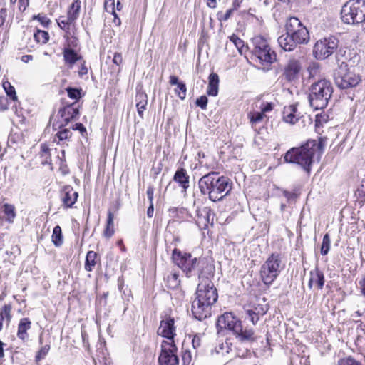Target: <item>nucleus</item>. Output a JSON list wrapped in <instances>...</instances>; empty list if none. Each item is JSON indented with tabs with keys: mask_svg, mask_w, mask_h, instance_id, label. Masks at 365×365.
<instances>
[{
	"mask_svg": "<svg viewBox=\"0 0 365 365\" xmlns=\"http://www.w3.org/2000/svg\"><path fill=\"white\" fill-rule=\"evenodd\" d=\"M327 138L323 137L319 138L317 140H309L300 147L289 149L285 153L284 160L285 163L298 164L309 173L315 155L321 156Z\"/></svg>",
	"mask_w": 365,
	"mask_h": 365,
	"instance_id": "nucleus-1",
	"label": "nucleus"
},
{
	"mask_svg": "<svg viewBox=\"0 0 365 365\" xmlns=\"http://www.w3.org/2000/svg\"><path fill=\"white\" fill-rule=\"evenodd\" d=\"M173 262L185 273L187 277L197 275L198 279L212 275L214 267L204 259L193 257L190 253L182 252L178 248L173 250Z\"/></svg>",
	"mask_w": 365,
	"mask_h": 365,
	"instance_id": "nucleus-2",
	"label": "nucleus"
},
{
	"mask_svg": "<svg viewBox=\"0 0 365 365\" xmlns=\"http://www.w3.org/2000/svg\"><path fill=\"white\" fill-rule=\"evenodd\" d=\"M198 185L201 193L207 195L213 202L222 200L232 188V182L227 177L220 176L218 173L213 171L200 178Z\"/></svg>",
	"mask_w": 365,
	"mask_h": 365,
	"instance_id": "nucleus-3",
	"label": "nucleus"
},
{
	"mask_svg": "<svg viewBox=\"0 0 365 365\" xmlns=\"http://www.w3.org/2000/svg\"><path fill=\"white\" fill-rule=\"evenodd\" d=\"M216 327L218 332L224 329L232 331L236 339L242 343H251L255 341L254 331L251 329H243L241 321L231 312H225L220 316Z\"/></svg>",
	"mask_w": 365,
	"mask_h": 365,
	"instance_id": "nucleus-4",
	"label": "nucleus"
},
{
	"mask_svg": "<svg viewBox=\"0 0 365 365\" xmlns=\"http://www.w3.org/2000/svg\"><path fill=\"white\" fill-rule=\"evenodd\" d=\"M333 93L331 83L326 79L319 80L309 88V102L314 110L325 108Z\"/></svg>",
	"mask_w": 365,
	"mask_h": 365,
	"instance_id": "nucleus-5",
	"label": "nucleus"
},
{
	"mask_svg": "<svg viewBox=\"0 0 365 365\" xmlns=\"http://www.w3.org/2000/svg\"><path fill=\"white\" fill-rule=\"evenodd\" d=\"M341 19L344 24H359L365 21V0H350L341 9Z\"/></svg>",
	"mask_w": 365,
	"mask_h": 365,
	"instance_id": "nucleus-6",
	"label": "nucleus"
},
{
	"mask_svg": "<svg viewBox=\"0 0 365 365\" xmlns=\"http://www.w3.org/2000/svg\"><path fill=\"white\" fill-rule=\"evenodd\" d=\"M336 86L340 89L356 87L361 81V76L350 71L346 62H341L334 72Z\"/></svg>",
	"mask_w": 365,
	"mask_h": 365,
	"instance_id": "nucleus-7",
	"label": "nucleus"
},
{
	"mask_svg": "<svg viewBox=\"0 0 365 365\" xmlns=\"http://www.w3.org/2000/svg\"><path fill=\"white\" fill-rule=\"evenodd\" d=\"M209 276L207 275L204 279H199L195 299L212 307L217 300L218 294L217 289L209 278Z\"/></svg>",
	"mask_w": 365,
	"mask_h": 365,
	"instance_id": "nucleus-8",
	"label": "nucleus"
},
{
	"mask_svg": "<svg viewBox=\"0 0 365 365\" xmlns=\"http://www.w3.org/2000/svg\"><path fill=\"white\" fill-rule=\"evenodd\" d=\"M339 40L330 36L318 40L313 48V55L317 60H324L332 55L337 49Z\"/></svg>",
	"mask_w": 365,
	"mask_h": 365,
	"instance_id": "nucleus-9",
	"label": "nucleus"
},
{
	"mask_svg": "<svg viewBox=\"0 0 365 365\" xmlns=\"http://www.w3.org/2000/svg\"><path fill=\"white\" fill-rule=\"evenodd\" d=\"M286 31L290 34L297 44H307L309 41V33L305 26L297 17H290L286 23Z\"/></svg>",
	"mask_w": 365,
	"mask_h": 365,
	"instance_id": "nucleus-10",
	"label": "nucleus"
},
{
	"mask_svg": "<svg viewBox=\"0 0 365 365\" xmlns=\"http://www.w3.org/2000/svg\"><path fill=\"white\" fill-rule=\"evenodd\" d=\"M254 44V53L259 58L260 63L264 66L263 69H269L272 63L270 54V47L267 40L262 36H255L252 38Z\"/></svg>",
	"mask_w": 365,
	"mask_h": 365,
	"instance_id": "nucleus-11",
	"label": "nucleus"
},
{
	"mask_svg": "<svg viewBox=\"0 0 365 365\" xmlns=\"http://www.w3.org/2000/svg\"><path fill=\"white\" fill-rule=\"evenodd\" d=\"M178 348L174 341H163L161 345V351L158 357L160 365H179V359L177 356Z\"/></svg>",
	"mask_w": 365,
	"mask_h": 365,
	"instance_id": "nucleus-12",
	"label": "nucleus"
},
{
	"mask_svg": "<svg viewBox=\"0 0 365 365\" xmlns=\"http://www.w3.org/2000/svg\"><path fill=\"white\" fill-rule=\"evenodd\" d=\"M268 304H261L259 303H252L244 307V319L245 321L250 322L252 324H256L261 317H263L268 311Z\"/></svg>",
	"mask_w": 365,
	"mask_h": 365,
	"instance_id": "nucleus-13",
	"label": "nucleus"
},
{
	"mask_svg": "<svg viewBox=\"0 0 365 365\" xmlns=\"http://www.w3.org/2000/svg\"><path fill=\"white\" fill-rule=\"evenodd\" d=\"M211 310L212 306L197 299H195L192 303V313L193 317L199 321H202L210 317L211 316Z\"/></svg>",
	"mask_w": 365,
	"mask_h": 365,
	"instance_id": "nucleus-14",
	"label": "nucleus"
},
{
	"mask_svg": "<svg viewBox=\"0 0 365 365\" xmlns=\"http://www.w3.org/2000/svg\"><path fill=\"white\" fill-rule=\"evenodd\" d=\"M75 105L76 103H73L59 109L58 113L63 121L59 125V128L67 125L71 120L77 119L79 115V109L75 107Z\"/></svg>",
	"mask_w": 365,
	"mask_h": 365,
	"instance_id": "nucleus-15",
	"label": "nucleus"
},
{
	"mask_svg": "<svg viewBox=\"0 0 365 365\" xmlns=\"http://www.w3.org/2000/svg\"><path fill=\"white\" fill-rule=\"evenodd\" d=\"M174 323V319L170 317L161 320L158 334L171 341H174V337L176 335Z\"/></svg>",
	"mask_w": 365,
	"mask_h": 365,
	"instance_id": "nucleus-16",
	"label": "nucleus"
},
{
	"mask_svg": "<svg viewBox=\"0 0 365 365\" xmlns=\"http://www.w3.org/2000/svg\"><path fill=\"white\" fill-rule=\"evenodd\" d=\"M78 194L71 186H65L61 192L63 205L66 208H71L77 201Z\"/></svg>",
	"mask_w": 365,
	"mask_h": 365,
	"instance_id": "nucleus-17",
	"label": "nucleus"
},
{
	"mask_svg": "<svg viewBox=\"0 0 365 365\" xmlns=\"http://www.w3.org/2000/svg\"><path fill=\"white\" fill-rule=\"evenodd\" d=\"M274 257V254H272L261 268V277L263 282L267 285H270L274 282V263L271 260Z\"/></svg>",
	"mask_w": 365,
	"mask_h": 365,
	"instance_id": "nucleus-18",
	"label": "nucleus"
},
{
	"mask_svg": "<svg viewBox=\"0 0 365 365\" xmlns=\"http://www.w3.org/2000/svg\"><path fill=\"white\" fill-rule=\"evenodd\" d=\"M197 223L199 225H202L205 227L210 222L212 223L214 218V212L210 207H204L202 208H197L196 210Z\"/></svg>",
	"mask_w": 365,
	"mask_h": 365,
	"instance_id": "nucleus-19",
	"label": "nucleus"
},
{
	"mask_svg": "<svg viewBox=\"0 0 365 365\" xmlns=\"http://www.w3.org/2000/svg\"><path fill=\"white\" fill-rule=\"evenodd\" d=\"M299 113H297V105H290L284 106L282 112V119L284 122L295 124L300 118Z\"/></svg>",
	"mask_w": 365,
	"mask_h": 365,
	"instance_id": "nucleus-20",
	"label": "nucleus"
},
{
	"mask_svg": "<svg viewBox=\"0 0 365 365\" xmlns=\"http://www.w3.org/2000/svg\"><path fill=\"white\" fill-rule=\"evenodd\" d=\"M300 70V62L296 59H291L285 67L284 75L287 80L291 81L297 78Z\"/></svg>",
	"mask_w": 365,
	"mask_h": 365,
	"instance_id": "nucleus-21",
	"label": "nucleus"
},
{
	"mask_svg": "<svg viewBox=\"0 0 365 365\" xmlns=\"http://www.w3.org/2000/svg\"><path fill=\"white\" fill-rule=\"evenodd\" d=\"M309 274V288L312 289L313 284L315 283L319 289H322L325 282L324 274L323 272L319 269L318 265H317L313 270L310 271Z\"/></svg>",
	"mask_w": 365,
	"mask_h": 365,
	"instance_id": "nucleus-22",
	"label": "nucleus"
},
{
	"mask_svg": "<svg viewBox=\"0 0 365 365\" xmlns=\"http://www.w3.org/2000/svg\"><path fill=\"white\" fill-rule=\"evenodd\" d=\"M277 42L282 49L289 52L294 51L297 45L292 35L288 34V31H287L285 34L280 36L277 38Z\"/></svg>",
	"mask_w": 365,
	"mask_h": 365,
	"instance_id": "nucleus-23",
	"label": "nucleus"
},
{
	"mask_svg": "<svg viewBox=\"0 0 365 365\" xmlns=\"http://www.w3.org/2000/svg\"><path fill=\"white\" fill-rule=\"evenodd\" d=\"M189 179L187 170L183 168H178L173 176V180L179 184L182 188V192L185 193L189 187Z\"/></svg>",
	"mask_w": 365,
	"mask_h": 365,
	"instance_id": "nucleus-24",
	"label": "nucleus"
},
{
	"mask_svg": "<svg viewBox=\"0 0 365 365\" xmlns=\"http://www.w3.org/2000/svg\"><path fill=\"white\" fill-rule=\"evenodd\" d=\"M31 327V322L29 318H22L18 324L17 336L23 341H27L29 334L27 331Z\"/></svg>",
	"mask_w": 365,
	"mask_h": 365,
	"instance_id": "nucleus-25",
	"label": "nucleus"
},
{
	"mask_svg": "<svg viewBox=\"0 0 365 365\" xmlns=\"http://www.w3.org/2000/svg\"><path fill=\"white\" fill-rule=\"evenodd\" d=\"M219 76L215 73H211L208 77V86L207 94L208 96H216L218 93Z\"/></svg>",
	"mask_w": 365,
	"mask_h": 365,
	"instance_id": "nucleus-26",
	"label": "nucleus"
},
{
	"mask_svg": "<svg viewBox=\"0 0 365 365\" xmlns=\"http://www.w3.org/2000/svg\"><path fill=\"white\" fill-rule=\"evenodd\" d=\"M63 55L65 63L71 66H73L81 58V56L74 49L70 48V44L64 48Z\"/></svg>",
	"mask_w": 365,
	"mask_h": 365,
	"instance_id": "nucleus-27",
	"label": "nucleus"
},
{
	"mask_svg": "<svg viewBox=\"0 0 365 365\" xmlns=\"http://www.w3.org/2000/svg\"><path fill=\"white\" fill-rule=\"evenodd\" d=\"M136 108L140 117H143V111L148 103V96L145 93L138 91L135 95Z\"/></svg>",
	"mask_w": 365,
	"mask_h": 365,
	"instance_id": "nucleus-28",
	"label": "nucleus"
},
{
	"mask_svg": "<svg viewBox=\"0 0 365 365\" xmlns=\"http://www.w3.org/2000/svg\"><path fill=\"white\" fill-rule=\"evenodd\" d=\"M100 260L98 255L94 251H88L86 254L84 268L88 272H92Z\"/></svg>",
	"mask_w": 365,
	"mask_h": 365,
	"instance_id": "nucleus-29",
	"label": "nucleus"
},
{
	"mask_svg": "<svg viewBox=\"0 0 365 365\" xmlns=\"http://www.w3.org/2000/svg\"><path fill=\"white\" fill-rule=\"evenodd\" d=\"M50 152L51 150L47 145L42 144L41 145V151L39 155L40 158H41L42 165L51 164V155Z\"/></svg>",
	"mask_w": 365,
	"mask_h": 365,
	"instance_id": "nucleus-30",
	"label": "nucleus"
},
{
	"mask_svg": "<svg viewBox=\"0 0 365 365\" xmlns=\"http://www.w3.org/2000/svg\"><path fill=\"white\" fill-rule=\"evenodd\" d=\"M11 304H4L0 309V319L1 322L3 323V321L5 320L6 324H9L11 322L12 316H11Z\"/></svg>",
	"mask_w": 365,
	"mask_h": 365,
	"instance_id": "nucleus-31",
	"label": "nucleus"
},
{
	"mask_svg": "<svg viewBox=\"0 0 365 365\" xmlns=\"http://www.w3.org/2000/svg\"><path fill=\"white\" fill-rule=\"evenodd\" d=\"M114 234L113 215L109 211L108 212V219L106 227L104 230V235L106 237H110Z\"/></svg>",
	"mask_w": 365,
	"mask_h": 365,
	"instance_id": "nucleus-32",
	"label": "nucleus"
},
{
	"mask_svg": "<svg viewBox=\"0 0 365 365\" xmlns=\"http://www.w3.org/2000/svg\"><path fill=\"white\" fill-rule=\"evenodd\" d=\"M52 242L56 247H59L63 244V235L59 225L55 226L53 230Z\"/></svg>",
	"mask_w": 365,
	"mask_h": 365,
	"instance_id": "nucleus-33",
	"label": "nucleus"
},
{
	"mask_svg": "<svg viewBox=\"0 0 365 365\" xmlns=\"http://www.w3.org/2000/svg\"><path fill=\"white\" fill-rule=\"evenodd\" d=\"M81 9V1L74 0L69 7L68 14L70 16L71 19H77L79 16V11Z\"/></svg>",
	"mask_w": 365,
	"mask_h": 365,
	"instance_id": "nucleus-34",
	"label": "nucleus"
},
{
	"mask_svg": "<svg viewBox=\"0 0 365 365\" xmlns=\"http://www.w3.org/2000/svg\"><path fill=\"white\" fill-rule=\"evenodd\" d=\"M76 19H70L69 14L67 16H60L57 20V23L61 29L68 32L70 30V25L73 23Z\"/></svg>",
	"mask_w": 365,
	"mask_h": 365,
	"instance_id": "nucleus-35",
	"label": "nucleus"
},
{
	"mask_svg": "<svg viewBox=\"0 0 365 365\" xmlns=\"http://www.w3.org/2000/svg\"><path fill=\"white\" fill-rule=\"evenodd\" d=\"M34 37L37 43L42 44L46 43L49 40V34L47 31L37 29L34 33Z\"/></svg>",
	"mask_w": 365,
	"mask_h": 365,
	"instance_id": "nucleus-36",
	"label": "nucleus"
},
{
	"mask_svg": "<svg viewBox=\"0 0 365 365\" xmlns=\"http://www.w3.org/2000/svg\"><path fill=\"white\" fill-rule=\"evenodd\" d=\"M66 91L68 96L71 99L78 101L83 96L81 88L67 87Z\"/></svg>",
	"mask_w": 365,
	"mask_h": 365,
	"instance_id": "nucleus-37",
	"label": "nucleus"
},
{
	"mask_svg": "<svg viewBox=\"0 0 365 365\" xmlns=\"http://www.w3.org/2000/svg\"><path fill=\"white\" fill-rule=\"evenodd\" d=\"M3 87L6 93V97H9L10 99L14 101H17L16 90L14 87L11 86V84L9 81L4 82Z\"/></svg>",
	"mask_w": 365,
	"mask_h": 365,
	"instance_id": "nucleus-38",
	"label": "nucleus"
},
{
	"mask_svg": "<svg viewBox=\"0 0 365 365\" xmlns=\"http://www.w3.org/2000/svg\"><path fill=\"white\" fill-rule=\"evenodd\" d=\"M3 208L5 215L7 217V221L12 222L16 216L14 206L10 204H4Z\"/></svg>",
	"mask_w": 365,
	"mask_h": 365,
	"instance_id": "nucleus-39",
	"label": "nucleus"
},
{
	"mask_svg": "<svg viewBox=\"0 0 365 365\" xmlns=\"http://www.w3.org/2000/svg\"><path fill=\"white\" fill-rule=\"evenodd\" d=\"M264 116H265V115L263 113L262 111H261V112L254 111V112H250L248 113V118L250 120L252 126H254L255 124L260 122Z\"/></svg>",
	"mask_w": 365,
	"mask_h": 365,
	"instance_id": "nucleus-40",
	"label": "nucleus"
},
{
	"mask_svg": "<svg viewBox=\"0 0 365 365\" xmlns=\"http://www.w3.org/2000/svg\"><path fill=\"white\" fill-rule=\"evenodd\" d=\"M331 240L329 237V235L328 233L325 234L323 237V240L321 246V254L322 255H326L328 254L330 250Z\"/></svg>",
	"mask_w": 365,
	"mask_h": 365,
	"instance_id": "nucleus-41",
	"label": "nucleus"
},
{
	"mask_svg": "<svg viewBox=\"0 0 365 365\" xmlns=\"http://www.w3.org/2000/svg\"><path fill=\"white\" fill-rule=\"evenodd\" d=\"M59 130L55 135V138H58V141L69 139L72 135V132L69 128H60Z\"/></svg>",
	"mask_w": 365,
	"mask_h": 365,
	"instance_id": "nucleus-42",
	"label": "nucleus"
},
{
	"mask_svg": "<svg viewBox=\"0 0 365 365\" xmlns=\"http://www.w3.org/2000/svg\"><path fill=\"white\" fill-rule=\"evenodd\" d=\"M175 93L181 100H184L186 97L187 93L185 83L180 82L179 84H178L177 88L175 89Z\"/></svg>",
	"mask_w": 365,
	"mask_h": 365,
	"instance_id": "nucleus-43",
	"label": "nucleus"
},
{
	"mask_svg": "<svg viewBox=\"0 0 365 365\" xmlns=\"http://www.w3.org/2000/svg\"><path fill=\"white\" fill-rule=\"evenodd\" d=\"M49 350H50V345L46 344L45 346H42L41 349L37 352V354L35 356L36 362L38 363L41 360L43 359L46 357V356L48 354Z\"/></svg>",
	"mask_w": 365,
	"mask_h": 365,
	"instance_id": "nucleus-44",
	"label": "nucleus"
},
{
	"mask_svg": "<svg viewBox=\"0 0 365 365\" xmlns=\"http://www.w3.org/2000/svg\"><path fill=\"white\" fill-rule=\"evenodd\" d=\"M232 344L226 341L225 343L220 344L215 347V351L218 354H224L225 353L228 354L231 350Z\"/></svg>",
	"mask_w": 365,
	"mask_h": 365,
	"instance_id": "nucleus-45",
	"label": "nucleus"
},
{
	"mask_svg": "<svg viewBox=\"0 0 365 365\" xmlns=\"http://www.w3.org/2000/svg\"><path fill=\"white\" fill-rule=\"evenodd\" d=\"M334 53H335V58H336V61L338 64V66H339V64L341 63V62H346L347 58L345 56V53H346V51L344 50H342V49H339V50H336Z\"/></svg>",
	"mask_w": 365,
	"mask_h": 365,
	"instance_id": "nucleus-46",
	"label": "nucleus"
},
{
	"mask_svg": "<svg viewBox=\"0 0 365 365\" xmlns=\"http://www.w3.org/2000/svg\"><path fill=\"white\" fill-rule=\"evenodd\" d=\"M338 365H362L361 362L355 360L352 357L341 359L338 361Z\"/></svg>",
	"mask_w": 365,
	"mask_h": 365,
	"instance_id": "nucleus-47",
	"label": "nucleus"
},
{
	"mask_svg": "<svg viewBox=\"0 0 365 365\" xmlns=\"http://www.w3.org/2000/svg\"><path fill=\"white\" fill-rule=\"evenodd\" d=\"M208 99L206 96H201L197 98L195 101V105L197 107H200L202 110H205L207 108Z\"/></svg>",
	"mask_w": 365,
	"mask_h": 365,
	"instance_id": "nucleus-48",
	"label": "nucleus"
},
{
	"mask_svg": "<svg viewBox=\"0 0 365 365\" xmlns=\"http://www.w3.org/2000/svg\"><path fill=\"white\" fill-rule=\"evenodd\" d=\"M233 13V9H228L225 14H223L222 11H219L217 14V19L220 21H227L230 16H232Z\"/></svg>",
	"mask_w": 365,
	"mask_h": 365,
	"instance_id": "nucleus-49",
	"label": "nucleus"
},
{
	"mask_svg": "<svg viewBox=\"0 0 365 365\" xmlns=\"http://www.w3.org/2000/svg\"><path fill=\"white\" fill-rule=\"evenodd\" d=\"M34 19H38L43 27H48L51 24V20L46 16L38 14L34 16Z\"/></svg>",
	"mask_w": 365,
	"mask_h": 365,
	"instance_id": "nucleus-50",
	"label": "nucleus"
},
{
	"mask_svg": "<svg viewBox=\"0 0 365 365\" xmlns=\"http://www.w3.org/2000/svg\"><path fill=\"white\" fill-rule=\"evenodd\" d=\"M182 359L184 365H190L192 361L191 352L189 350L184 351Z\"/></svg>",
	"mask_w": 365,
	"mask_h": 365,
	"instance_id": "nucleus-51",
	"label": "nucleus"
},
{
	"mask_svg": "<svg viewBox=\"0 0 365 365\" xmlns=\"http://www.w3.org/2000/svg\"><path fill=\"white\" fill-rule=\"evenodd\" d=\"M9 101L6 96H0V111H5L8 110Z\"/></svg>",
	"mask_w": 365,
	"mask_h": 365,
	"instance_id": "nucleus-52",
	"label": "nucleus"
},
{
	"mask_svg": "<svg viewBox=\"0 0 365 365\" xmlns=\"http://www.w3.org/2000/svg\"><path fill=\"white\" fill-rule=\"evenodd\" d=\"M169 282L172 283L173 288L178 287L180 282L179 279V275L176 273L171 274L170 277L169 278Z\"/></svg>",
	"mask_w": 365,
	"mask_h": 365,
	"instance_id": "nucleus-53",
	"label": "nucleus"
},
{
	"mask_svg": "<svg viewBox=\"0 0 365 365\" xmlns=\"http://www.w3.org/2000/svg\"><path fill=\"white\" fill-rule=\"evenodd\" d=\"M192 344L195 349L199 348L201 345V337L199 334H195L192 339Z\"/></svg>",
	"mask_w": 365,
	"mask_h": 365,
	"instance_id": "nucleus-54",
	"label": "nucleus"
},
{
	"mask_svg": "<svg viewBox=\"0 0 365 365\" xmlns=\"http://www.w3.org/2000/svg\"><path fill=\"white\" fill-rule=\"evenodd\" d=\"M146 194H147V197L149 200V202L150 203H153V194H154V187L152 185H149L148 189H147V192H146Z\"/></svg>",
	"mask_w": 365,
	"mask_h": 365,
	"instance_id": "nucleus-55",
	"label": "nucleus"
},
{
	"mask_svg": "<svg viewBox=\"0 0 365 365\" xmlns=\"http://www.w3.org/2000/svg\"><path fill=\"white\" fill-rule=\"evenodd\" d=\"M230 40L235 43L236 47L238 48L239 49L240 47L243 46V41L236 36H232L230 37Z\"/></svg>",
	"mask_w": 365,
	"mask_h": 365,
	"instance_id": "nucleus-56",
	"label": "nucleus"
},
{
	"mask_svg": "<svg viewBox=\"0 0 365 365\" xmlns=\"http://www.w3.org/2000/svg\"><path fill=\"white\" fill-rule=\"evenodd\" d=\"M283 196L287 199V201L293 200L295 198L296 195L293 192H290L286 190H281Z\"/></svg>",
	"mask_w": 365,
	"mask_h": 365,
	"instance_id": "nucleus-57",
	"label": "nucleus"
},
{
	"mask_svg": "<svg viewBox=\"0 0 365 365\" xmlns=\"http://www.w3.org/2000/svg\"><path fill=\"white\" fill-rule=\"evenodd\" d=\"M284 267V264H282V261L281 259L279 258V257H276L275 256V277L277 276V271L278 269H282Z\"/></svg>",
	"mask_w": 365,
	"mask_h": 365,
	"instance_id": "nucleus-58",
	"label": "nucleus"
},
{
	"mask_svg": "<svg viewBox=\"0 0 365 365\" xmlns=\"http://www.w3.org/2000/svg\"><path fill=\"white\" fill-rule=\"evenodd\" d=\"M122 56L119 53H115L113 56V62L116 65H120L122 63Z\"/></svg>",
	"mask_w": 365,
	"mask_h": 365,
	"instance_id": "nucleus-59",
	"label": "nucleus"
},
{
	"mask_svg": "<svg viewBox=\"0 0 365 365\" xmlns=\"http://www.w3.org/2000/svg\"><path fill=\"white\" fill-rule=\"evenodd\" d=\"M72 129L75 130H79L81 133H83V132H86V128L83 126L82 123H76L72 127Z\"/></svg>",
	"mask_w": 365,
	"mask_h": 365,
	"instance_id": "nucleus-60",
	"label": "nucleus"
},
{
	"mask_svg": "<svg viewBox=\"0 0 365 365\" xmlns=\"http://www.w3.org/2000/svg\"><path fill=\"white\" fill-rule=\"evenodd\" d=\"M180 82L181 81H179V79H178V76H170L169 83H170V85H172V86L176 85L177 86Z\"/></svg>",
	"mask_w": 365,
	"mask_h": 365,
	"instance_id": "nucleus-61",
	"label": "nucleus"
},
{
	"mask_svg": "<svg viewBox=\"0 0 365 365\" xmlns=\"http://www.w3.org/2000/svg\"><path fill=\"white\" fill-rule=\"evenodd\" d=\"M272 108V103H267L266 105L263 108H262V111L264 114L266 112L271 111Z\"/></svg>",
	"mask_w": 365,
	"mask_h": 365,
	"instance_id": "nucleus-62",
	"label": "nucleus"
},
{
	"mask_svg": "<svg viewBox=\"0 0 365 365\" xmlns=\"http://www.w3.org/2000/svg\"><path fill=\"white\" fill-rule=\"evenodd\" d=\"M88 73V68L86 66L85 63H83L81 66L80 71H78V74L80 76H83Z\"/></svg>",
	"mask_w": 365,
	"mask_h": 365,
	"instance_id": "nucleus-63",
	"label": "nucleus"
},
{
	"mask_svg": "<svg viewBox=\"0 0 365 365\" xmlns=\"http://www.w3.org/2000/svg\"><path fill=\"white\" fill-rule=\"evenodd\" d=\"M359 284L361 289L362 294L365 296V277L359 282Z\"/></svg>",
	"mask_w": 365,
	"mask_h": 365,
	"instance_id": "nucleus-64",
	"label": "nucleus"
}]
</instances>
